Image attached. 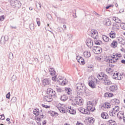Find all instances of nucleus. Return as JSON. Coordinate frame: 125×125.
Segmentation results:
<instances>
[{
	"label": "nucleus",
	"instance_id": "45",
	"mask_svg": "<svg viewBox=\"0 0 125 125\" xmlns=\"http://www.w3.org/2000/svg\"><path fill=\"white\" fill-rule=\"evenodd\" d=\"M63 108H64V109H65V113H66V112H67V113H69V111L70 110V107H68L66 106H64Z\"/></svg>",
	"mask_w": 125,
	"mask_h": 125
},
{
	"label": "nucleus",
	"instance_id": "10",
	"mask_svg": "<svg viewBox=\"0 0 125 125\" xmlns=\"http://www.w3.org/2000/svg\"><path fill=\"white\" fill-rule=\"evenodd\" d=\"M51 83V80L49 78H46L42 80V84L44 86L45 85H49Z\"/></svg>",
	"mask_w": 125,
	"mask_h": 125
},
{
	"label": "nucleus",
	"instance_id": "36",
	"mask_svg": "<svg viewBox=\"0 0 125 125\" xmlns=\"http://www.w3.org/2000/svg\"><path fill=\"white\" fill-rule=\"evenodd\" d=\"M76 59L79 63H81V61H82L84 60L83 58V57H79V56H77Z\"/></svg>",
	"mask_w": 125,
	"mask_h": 125
},
{
	"label": "nucleus",
	"instance_id": "9",
	"mask_svg": "<svg viewBox=\"0 0 125 125\" xmlns=\"http://www.w3.org/2000/svg\"><path fill=\"white\" fill-rule=\"evenodd\" d=\"M47 94L51 96L52 98L53 97L54 98H55V97H56V93L51 89H47Z\"/></svg>",
	"mask_w": 125,
	"mask_h": 125
},
{
	"label": "nucleus",
	"instance_id": "33",
	"mask_svg": "<svg viewBox=\"0 0 125 125\" xmlns=\"http://www.w3.org/2000/svg\"><path fill=\"white\" fill-rule=\"evenodd\" d=\"M94 43L95 44H96V45H100V44L102 43V41L96 39V40L94 41Z\"/></svg>",
	"mask_w": 125,
	"mask_h": 125
},
{
	"label": "nucleus",
	"instance_id": "25",
	"mask_svg": "<svg viewBox=\"0 0 125 125\" xmlns=\"http://www.w3.org/2000/svg\"><path fill=\"white\" fill-rule=\"evenodd\" d=\"M56 89L58 93H61V92H63L64 91V89L63 88H61L58 87V86H56Z\"/></svg>",
	"mask_w": 125,
	"mask_h": 125
},
{
	"label": "nucleus",
	"instance_id": "57",
	"mask_svg": "<svg viewBox=\"0 0 125 125\" xmlns=\"http://www.w3.org/2000/svg\"><path fill=\"white\" fill-rule=\"evenodd\" d=\"M40 117H41V119H43V117H44V115H43V114H42V113H40L39 115Z\"/></svg>",
	"mask_w": 125,
	"mask_h": 125
},
{
	"label": "nucleus",
	"instance_id": "56",
	"mask_svg": "<svg viewBox=\"0 0 125 125\" xmlns=\"http://www.w3.org/2000/svg\"><path fill=\"white\" fill-rule=\"evenodd\" d=\"M6 97L8 99H9L10 98V92H9V93H7V94L6 95Z\"/></svg>",
	"mask_w": 125,
	"mask_h": 125
},
{
	"label": "nucleus",
	"instance_id": "30",
	"mask_svg": "<svg viewBox=\"0 0 125 125\" xmlns=\"http://www.w3.org/2000/svg\"><path fill=\"white\" fill-rule=\"evenodd\" d=\"M111 24L112 22H111V21H110L109 19H107L106 20H105V26L109 27V26H111Z\"/></svg>",
	"mask_w": 125,
	"mask_h": 125
},
{
	"label": "nucleus",
	"instance_id": "26",
	"mask_svg": "<svg viewBox=\"0 0 125 125\" xmlns=\"http://www.w3.org/2000/svg\"><path fill=\"white\" fill-rule=\"evenodd\" d=\"M109 36L111 39H115L116 38V33L114 32L111 31L109 34Z\"/></svg>",
	"mask_w": 125,
	"mask_h": 125
},
{
	"label": "nucleus",
	"instance_id": "64",
	"mask_svg": "<svg viewBox=\"0 0 125 125\" xmlns=\"http://www.w3.org/2000/svg\"><path fill=\"white\" fill-rule=\"evenodd\" d=\"M121 63L122 64H125V60H121Z\"/></svg>",
	"mask_w": 125,
	"mask_h": 125
},
{
	"label": "nucleus",
	"instance_id": "4",
	"mask_svg": "<svg viewBox=\"0 0 125 125\" xmlns=\"http://www.w3.org/2000/svg\"><path fill=\"white\" fill-rule=\"evenodd\" d=\"M76 87H77V89L80 91L81 93H83L85 92V90H86V86H85V85L82 83H77Z\"/></svg>",
	"mask_w": 125,
	"mask_h": 125
},
{
	"label": "nucleus",
	"instance_id": "5",
	"mask_svg": "<svg viewBox=\"0 0 125 125\" xmlns=\"http://www.w3.org/2000/svg\"><path fill=\"white\" fill-rule=\"evenodd\" d=\"M71 104L73 106H75L76 104L79 106H82L83 104V100L82 99L77 98L73 100V103Z\"/></svg>",
	"mask_w": 125,
	"mask_h": 125
},
{
	"label": "nucleus",
	"instance_id": "61",
	"mask_svg": "<svg viewBox=\"0 0 125 125\" xmlns=\"http://www.w3.org/2000/svg\"><path fill=\"white\" fill-rule=\"evenodd\" d=\"M36 120L38 121V122H42V119H41V117H37Z\"/></svg>",
	"mask_w": 125,
	"mask_h": 125
},
{
	"label": "nucleus",
	"instance_id": "48",
	"mask_svg": "<svg viewBox=\"0 0 125 125\" xmlns=\"http://www.w3.org/2000/svg\"><path fill=\"white\" fill-rule=\"evenodd\" d=\"M119 75V73H114L113 76V79H115V78H118V76Z\"/></svg>",
	"mask_w": 125,
	"mask_h": 125
},
{
	"label": "nucleus",
	"instance_id": "55",
	"mask_svg": "<svg viewBox=\"0 0 125 125\" xmlns=\"http://www.w3.org/2000/svg\"><path fill=\"white\" fill-rule=\"evenodd\" d=\"M4 20V16H0V21H3Z\"/></svg>",
	"mask_w": 125,
	"mask_h": 125
},
{
	"label": "nucleus",
	"instance_id": "2",
	"mask_svg": "<svg viewBox=\"0 0 125 125\" xmlns=\"http://www.w3.org/2000/svg\"><path fill=\"white\" fill-rule=\"evenodd\" d=\"M98 79L100 81H103L104 83H106L107 85H109V84H112V82L110 81V79L108 77L106 74H104L103 72L99 73L97 76Z\"/></svg>",
	"mask_w": 125,
	"mask_h": 125
},
{
	"label": "nucleus",
	"instance_id": "14",
	"mask_svg": "<svg viewBox=\"0 0 125 125\" xmlns=\"http://www.w3.org/2000/svg\"><path fill=\"white\" fill-rule=\"evenodd\" d=\"M87 121L88 125H92L94 123V119L92 117H88Z\"/></svg>",
	"mask_w": 125,
	"mask_h": 125
},
{
	"label": "nucleus",
	"instance_id": "38",
	"mask_svg": "<svg viewBox=\"0 0 125 125\" xmlns=\"http://www.w3.org/2000/svg\"><path fill=\"white\" fill-rule=\"evenodd\" d=\"M117 60H119V58L116 59L115 61H113V60H108V61L109 62V63H116V62H117Z\"/></svg>",
	"mask_w": 125,
	"mask_h": 125
},
{
	"label": "nucleus",
	"instance_id": "11",
	"mask_svg": "<svg viewBox=\"0 0 125 125\" xmlns=\"http://www.w3.org/2000/svg\"><path fill=\"white\" fill-rule=\"evenodd\" d=\"M86 44L88 47H92L93 46V41L90 39H88L86 40Z\"/></svg>",
	"mask_w": 125,
	"mask_h": 125
},
{
	"label": "nucleus",
	"instance_id": "24",
	"mask_svg": "<svg viewBox=\"0 0 125 125\" xmlns=\"http://www.w3.org/2000/svg\"><path fill=\"white\" fill-rule=\"evenodd\" d=\"M49 114H51V116H52V117H57V116H58V113H57V112H54V111H49Z\"/></svg>",
	"mask_w": 125,
	"mask_h": 125
},
{
	"label": "nucleus",
	"instance_id": "28",
	"mask_svg": "<svg viewBox=\"0 0 125 125\" xmlns=\"http://www.w3.org/2000/svg\"><path fill=\"white\" fill-rule=\"evenodd\" d=\"M67 99H68V97H67V96H66L65 95H62L60 98V100L62 101H66Z\"/></svg>",
	"mask_w": 125,
	"mask_h": 125
},
{
	"label": "nucleus",
	"instance_id": "53",
	"mask_svg": "<svg viewBox=\"0 0 125 125\" xmlns=\"http://www.w3.org/2000/svg\"><path fill=\"white\" fill-rule=\"evenodd\" d=\"M109 7H114V5L113 4L109 5L108 6L105 7L106 9H109Z\"/></svg>",
	"mask_w": 125,
	"mask_h": 125
},
{
	"label": "nucleus",
	"instance_id": "8",
	"mask_svg": "<svg viewBox=\"0 0 125 125\" xmlns=\"http://www.w3.org/2000/svg\"><path fill=\"white\" fill-rule=\"evenodd\" d=\"M91 37L94 39V40H97L98 39V32L97 30L92 29L91 30Z\"/></svg>",
	"mask_w": 125,
	"mask_h": 125
},
{
	"label": "nucleus",
	"instance_id": "58",
	"mask_svg": "<svg viewBox=\"0 0 125 125\" xmlns=\"http://www.w3.org/2000/svg\"><path fill=\"white\" fill-rule=\"evenodd\" d=\"M4 41H3V39H2V38H1L0 40V43H1L2 44H4Z\"/></svg>",
	"mask_w": 125,
	"mask_h": 125
},
{
	"label": "nucleus",
	"instance_id": "20",
	"mask_svg": "<svg viewBox=\"0 0 125 125\" xmlns=\"http://www.w3.org/2000/svg\"><path fill=\"white\" fill-rule=\"evenodd\" d=\"M118 41L119 43H121V44H122L123 45H125V41L124 39L122 38H119L118 39Z\"/></svg>",
	"mask_w": 125,
	"mask_h": 125
},
{
	"label": "nucleus",
	"instance_id": "60",
	"mask_svg": "<svg viewBox=\"0 0 125 125\" xmlns=\"http://www.w3.org/2000/svg\"><path fill=\"white\" fill-rule=\"evenodd\" d=\"M5 119V117H4V114L1 115V120H3Z\"/></svg>",
	"mask_w": 125,
	"mask_h": 125
},
{
	"label": "nucleus",
	"instance_id": "32",
	"mask_svg": "<svg viewBox=\"0 0 125 125\" xmlns=\"http://www.w3.org/2000/svg\"><path fill=\"white\" fill-rule=\"evenodd\" d=\"M68 113H69L71 115H75L76 114V110H74V109L71 108V107H70Z\"/></svg>",
	"mask_w": 125,
	"mask_h": 125
},
{
	"label": "nucleus",
	"instance_id": "59",
	"mask_svg": "<svg viewBox=\"0 0 125 125\" xmlns=\"http://www.w3.org/2000/svg\"><path fill=\"white\" fill-rule=\"evenodd\" d=\"M52 81H54V82H56V81H57L56 76L53 77L52 78Z\"/></svg>",
	"mask_w": 125,
	"mask_h": 125
},
{
	"label": "nucleus",
	"instance_id": "44",
	"mask_svg": "<svg viewBox=\"0 0 125 125\" xmlns=\"http://www.w3.org/2000/svg\"><path fill=\"white\" fill-rule=\"evenodd\" d=\"M36 7L38 8V9H41V4L40 3L36 2Z\"/></svg>",
	"mask_w": 125,
	"mask_h": 125
},
{
	"label": "nucleus",
	"instance_id": "40",
	"mask_svg": "<svg viewBox=\"0 0 125 125\" xmlns=\"http://www.w3.org/2000/svg\"><path fill=\"white\" fill-rule=\"evenodd\" d=\"M16 100H17V99L16 98V97H14L11 99V102H12V103H15V102H16Z\"/></svg>",
	"mask_w": 125,
	"mask_h": 125
},
{
	"label": "nucleus",
	"instance_id": "16",
	"mask_svg": "<svg viewBox=\"0 0 125 125\" xmlns=\"http://www.w3.org/2000/svg\"><path fill=\"white\" fill-rule=\"evenodd\" d=\"M101 117L103 119H109V115H108V113H107L106 112H103L101 114Z\"/></svg>",
	"mask_w": 125,
	"mask_h": 125
},
{
	"label": "nucleus",
	"instance_id": "54",
	"mask_svg": "<svg viewBox=\"0 0 125 125\" xmlns=\"http://www.w3.org/2000/svg\"><path fill=\"white\" fill-rule=\"evenodd\" d=\"M50 75H51V76H53L54 75H55V71H50Z\"/></svg>",
	"mask_w": 125,
	"mask_h": 125
},
{
	"label": "nucleus",
	"instance_id": "18",
	"mask_svg": "<svg viewBox=\"0 0 125 125\" xmlns=\"http://www.w3.org/2000/svg\"><path fill=\"white\" fill-rule=\"evenodd\" d=\"M119 110L120 107L118 106H116L113 108L112 112L113 113L114 115H116V113H117V112H119Z\"/></svg>",
	"mask_w": 125,
	"mask_h": 125
},
{
	"label": "nucleus",
	"instance_id": "51",
	"mask_svg": "<svg viewBox=\"0 0 125 125\" xmlns=\"http://www.w3.org/2000/svg\"><path fill=\"white\" fill-rule=\"evenodd\" d=\"M115 80H118V81H120L121 80H122V77L121 76H119V75H118L117 77H114Z\"/></svg>",
	"mask_w": 125,
	"mask_h": 125
},
{
	"label": "nucleus",
	"instance_id": "63",
	"mask_svg": "<svg viewBox=\"0 0 125 125\" xmlns=\"http://www.w3.org/2000/svg\"><path fill=\"white\" fill-rule=\"evenodd\" d=\"M10 58L13 59V54L12 53H10Z\"/></svg>",
	"mask_w": 125,
	"mask_h": 125
},
{
	"label": "nucleus",
	"instance_id": "12",
	"mask_svg": "<svg viewBox=\"0 0 125 125\" xmlns=\"http://www.w3.org/2000/svg\"><path fill=\"white\" fill-rule=\"evenodd\" d=\"M44 100L47 102H51L52 101V97L49 95L48 96H45L44 97Z\"/></svg>",
	"mask_w": 125,
	"mask_h": 125
},
{
	"label": "nucleus",
	"instance_id": "34",
	"mask_svg": "<svg viewBox=\"0 0 125 125\" xmlns=\"http://www.w3.org/2000/svg\"><path fill=\"white\" fill-rule=\"evenodd\" d=\"M113 93L110 92L105 93V96L106 97H113Z\"/></svg>",
	"mask_w": 125,
	"mask_h": 125
},
{
	"label": "nucleus",
	"instance_id": "47",
	"mask_svg": "<svg viewBox=\"0 0 125 125\" xmlns=\"http://www.w3.org/2000/svg\"><path fill=\"white\" fill-rule=\"evenodd\" d=\"M110 125H117V124H116V122L115 121H112V120H110Z\"/></svg>",
	"mask_w": 125,
	"mask_h": 125
},
{
	"label": "nucleus",
	"instance_id": "35",
	"mask_svg": "<svg viewBox=\"0 0 125 125\" xmlns=\"http://www.w3.org/2000/svg\"><path fill=\"white\" fill-rule=\"evenodd\" d=\"M72 38H73V35H72V34H67V36L66 37V38L68 41L71 40Z\"/></svg>",
	"mask_w": 125,
	"mask_h": 125
},
{
	"label": "nucleus",
	"instance_id": "49",
	"mask_svg": "<svg viewBox=\"0 0 125 125\" xmlns=\"http://www.w3.org/2000/svg\"><path fill=\"white\" fill-rule=\"evenodd\" d=\"M42 106L44 108H45L46 109H48L50 108V106L46 105L44 104H42Z\"/></svg>",
	"mask_w": 125,
	"mask_h": 125
},
{
	"label": "nucleus",
	"instance_id": "39",
	"mask_svg": "<svg viewBox=\"0 0 125 125\" xmlns=\"http://www.w3.org/2000/svg\"><path fill=\"white\" fill-rule=\"evenodd\" d=\"M110 106L111 105L109 103H105V105H104V107H105V108H110Z\"/></svg>",
	"mask_w": 125,
	"mask_h": 125
},
{
	"label": "nucleus",
	"instance_id": "7",
	"mask_svg": "<svg viewBox=\"0 0 125 125\" xmlns=\"http://www.w3.org/2000/svg\"><path fill=\"white\" fill-rule=\"evenodd\" d=\"M93 51L95 54H100L102 52V49L99 46H94L93 47Z\"/></svg>",
	"mask_w": 125,
	"mask_h": 125
},
{
	"label": "nucleus",
	"instance_id": "43",
	"mask_svg": "<svg viewBox=\"0 0 125 125\" xmlns=\"http://www.w3.org/2000/svg\"><path fill=\"white\" fill-rule=\"evenodd\" d=\"M120 26L122 28V29L125 30V23L123 22V23H121Z\"/></svg>",
	"mask_w": 125,
	"mask_h": 125
},
{
	"label": "nucleus",
	"instance_id": "6",
	"mask_svg": "<svg viewBox=\"0 0 125 125\" xmlns=\"http://www.w3.org/2000/svg\"><path fill=\"white\" fill-rule=\"evenodd\" d=\"M10 2L12 6H14V7H16L17 8L21 7V2L18 0H11Z\"/></svg>",
	"mask_w": 125,
	"mask_h": 125
},
{
	"label": "nucleus",
	"instance_id": "1",
	"mask_svg": "<svg viewBox=\"0 0 125 125\" xmlns=\"http://www.w3.org/2000/svg\"><path fill=\"white\" fill-rule=\"evenodd\" d=\"M93 106H94V104H92V102H87V109L86 110L83 107H80L79 108V111L82 114L89 115L90 111L94 112L95 110V107Z\"/></svg>",
	"mask_w": 125,
	"mask_h": 125
},
{
	"label": "nucleus",
	"instance_id": "19",
	"mask_svg": "<svg viewBox=\"0 0 125 125\" xmlns=\"http://www.w3.org/2000/svg\"><path fill=\"white\" fill-rule=\"evenodd\" d=\"M40 113L41 112H40V110L38 108L35 109L33 110V114L36 116H39Z\"/></svg>",
	"mask_w": 125,
	"mask_h": 125
},
{
	"label": "nucleus",
	"instance_id": "41",
	"mask_svg": "<svg viewBox=\"0 0 125 125\" xmlns=\"http://www.w3.org/2000/svg\"><path fill=\"white\" fill-rule=\"evenodd\" d=\"M121 56L122 55H121V54L117 53L116 55H113V57H112V58H116V57H119V58H120Z\"/></svg>",
	"mask_w": 125,
	"mask_h": 125
},
{
	"label": "nucleus",
	"instance_id": "17",
	"mask_svg": "<svg viewBox=\"0 0 125 125\" xmlns=\"http://www.w3.org/2000/svg\"><path fill=\"white\" fill-rule=\"evenodd\" d=\"M112 29L114 31H117V30H120V26H119L117 23H114L113 25Z\"/></svg>",
	"mask_w": 125,
	"mask_h": 125
},
{
	"label": "nucleus",
	"instance_id": "23",
	"mask_svg": "<svg viewBox=\"0 0 125 125\" xmlns=\"http://www.w3.org/2000/svg\"><path fill=\"white\" fill-rule=\"evenodd\" d=\"M113 21H115V22L116 23H119V24L120 23H122V21L121 20V19H119L118 18H117V17H114L113 18H112Z\"/></svg>",
	"mask_w": 125,
	"mask_h": 125
},
{
	"label": "nucleus",
	"instance_id": "29",
	"mask_svg": "<svg viewBox=\"0 0 125 125\" xmlns=\"http://www.w3.org/2000/svg\"><path fill=\"white\" fill-rule=\"evenodd\" d=\"M65 91L67 93V94H68V95H71V94H72V89L70 88H65Z\"/></svg>",
	"mask_w": 125,
	"mask_h": 125
},
{
	"label": "nucleus",
	"instance_id": "27",
	"mask_svg": "<svg viewBox=\"0 0 125 125\" xmlns=\"http://www.w3.org/2000/svg\"><path fill=\"white\" fill-rule=\"evenodd\" d=\"M102 39L105 42H109V37H107L106 35H103Z\"/></svg>",
	"mask_w": 125,
	"mask_h": 125
},
{
	"label": "nucleus",
	"instance_id": "15",
	"mask_svg": "<svg viewBox=\"0 0 125 125\" xmlns=\"http://www.w3.org/2000/svg\"><path fill=\"white\" fill-rule=\"evenodd\" d=\"M118 89V87L116 85H111L109 87V90L112 92H115Z\"/></svg>",
	"mask_w": 125,
	"mask_h": 125
},
{
	"label": "nucleus",
	"instance_id": "13",
	"mask_svg": "<svg viewBox=\"0 0 125 125\" xmlns=\"http://www.w3.org/2000/svg\"><path fill=\"white\" fill-rule=\"evenodd\" d=\"M110 103L112 105H117V104H119L120 101L117 99H113L111 100Z\"/></svg>",
	"mask_w": 125,
	"mask_h": 125
},
{
	"label": "nucleus",
	"instance_id": "21",
	"mask_svg": "<svg viewBox=\"0 0 125 125\" xmlns=\"http://www.w3.org/2000/svg\"><path fill=\"white\" fill-rule=\"evenodd\" d=\"M111 47H113V48H116L118 46V42L115 41H113L111 43Z\"/></svg>",
	"mask_w": 125,
	"mask_h": 125
},
{
	"label": "nucleus",
	"instance_id": "46",
	"mask_svg": "<svg viewBox=\"0 0 125 125\" xmlns=\"http://www.w3.org/2000/svg\"><path fill=\"white\" fill-rule=\"evenodd\" d=\"M11 80L12 82H14V81L16 80V75H13V76L11 77Z\"/></svg>",
	"mask_w": 125,
	"mask_h": 125
},
{
	"label": "nucleus",
	"instance_id": "37",
	"mask_svg": "<svg viewBox=\"0 0 125 125\" xmlns=\"http://www.w3.org/2000/svg\"><path fill=\"white\" fill-rule=\"evenodd\" d=\"M106 72H107L108 74H110L111 72H113V70L111 68L107 67L106 69Z\"/></svg>",
	"mask_w": 125,
	"mask_h": 125
},
{
	"label": "nucleus",
	"instance_id": "42",
	"mask_svg": "<svg viewBox=\"0 0 125 125\" xmlns=\"http://www.w3.org/2000/svg\"><path fill=\"white\" fill-rule=\"evenodd\" d=\"M36 22L39 27H40V26H41V21L39 18L36 19Z\"/></svg>",
	"mask_w": 125,
	"mask_h": 125
},
{
	"label": "nucleus",
	"instance_id": "52",
	"mask_svg": "<svg viewBox=\"0 0 125 125\" xmlns=\"http://www.w3.org/2000/svg\"><path fill=\"white\" fill-rule=\"evenodd\" d=\"M29 27H30V30H34V24L31 23V24H30Z\"/></svg>",
	"mask_w": 125,
	"mask_h": 125
},
{
	"label": "nucleus",
	"instance_id": "22",
	"mask_svg": "<svg viewBox=\"0 0 125 125\" xmlns=\"http://www.w3.org/2000/svg\"><path fill=\"white\" fill-rule=\"evenodd\" d=\"M83 55L84 57H86L87 58H88V57H90L91 56V54L90 53V52H83Z\"/></svg>",
	"mask_w": 125,
	"mask_h": 125
},
{
	"label": "nucleus",
	"instance_id": "50",
	"mask_svg": "<svg viewBox=\"0 0 125 125\" xmlns=\"http://www.w3.org/2000/svg\"><path fill=\"white\" fill-rule=\"evenodd\" d=\"M109 116L111 117H115V115H114V112H113L112 110L109 111Z\"/></svg>",
	"mask_w": 125,
	"mask_h": 125
},
{
	"label": "nucleus",
	"instance_id": "31",
	"mask_svg": "<svg viewBox=\"0 0 125 125\" xmlns=\"http://www.w3.org/2000/svg\"><path fill=\"white\" fill-rule=\"evenodd\" d=\"M58 109L59 110L60 112H61V113H62L63 114H65V108H64V107L61 106V107H58Z\"/></svg>",
	"mask_w": 125,
	"mask_h": 125
},
{
	"label": "nucleus",
	"instance_id": "62",
	"mask_svg": "<svg viewBox=\"0 0 125 125\" xmlns=\"http://www.w3.org/2000/svg\"><path fill=\"white\" fill-rule=\"evenodd\" d=\"M58 29L59 30V31L60 33H61V32H62V31H63V28L62 27H58Z\"/></svg>",
	"mask_w": 125,
	"mask_h": 125
},
{
	"label": "nucleus",
	"instance_id": "3",
	"mask_svg": "<svg viewBox=\"0 0 125 125\" xmlns=\"http://www.w3.org/2000/svg\"><path fill=\"white\" fill-rule=\"evenodd\" d=\"M100 83V81H98L97 79L94 78L89 81L88 84L89 86L91 88H95L97 84Z\"/></svg>",
	"mask_w": 125,
	"mask_h": 125
}]
</instances>
